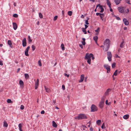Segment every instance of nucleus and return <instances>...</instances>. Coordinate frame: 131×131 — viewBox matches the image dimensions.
<instances>
[{"instance_id": "obj_1", "label": "nucleus", "mask_w": 131, "mask_h": 131, "mask_svg": "<svg viewBox=\"0 0 131 131\" xmlns=\"http://www.w3.org/2000/svg\"><path fill=\"white\" fill-rule=\"evenodd\" d=\"M91 112H94L97 110V107L94 104H92L91 106Z\"/></svg>"}, {"instance_id": "obj_2", "label": "nucleus", "mask_w": 131, "mask_h": 131, "mask_svg": "<svg viewBox=\"0 0 131 131\" xmlns=\"http://www.w3.org/2000/svg\"><path fill=\"white\" fill-rule=\"evenodd\" d=\"M104 68L107 70V73H109L110 71V67L108 64H105L104 65Z\"/></svg>"}, {"instance_id": "obj_3", "label": "nucleus", "mask_w": 131, "mask_h": 131, "mask_svg": "<svg viewBox=\"0 0 131 131\" xmlns=\"http://www.w3.org/2000/svg\"><path fill=\"white\" fill-rule=\"evenodd\" d=\"M107 58L109 61H111V58L112 57V54L111 52L108 51L107 52Z\"/></svg>"}, {"instance_id": "obj_4", "label": "nucleus", "mask_w": 131, "mask_h": 131, "mask_svg": "<svg viewBox=\"0 0 131 131\" xmlns=\"http://www.w3.org/2000/svg\"><path fill=\"white\" fill-rule=\"evenodd\" d=\"M98 7H99L98 9V10L99 9H101V10L100 11V12L101 13H103L104 11V9L103 7L100 4H98L96 5V8H97Z\"/></svg>"}, {"instance_id": "obj_5", "label": "nucleus", "mask_w": 131, "mask_h": 131, "mask_svg": "<svg viewBox=\"0 0 131 131\" xmlns=\"http://www.w3.org/2000/svg\"><path fill=\"white\" fill-rule=\"evenodd\" d=\"M80 119H87L88 118L84 114H79Z\"/></svg>"}, {"instance_id": "obj_6", "label": "nucleus", "mask_w": 131, "mask_h": 131, "mask_svg": "<svg viewBox=\"0 0 131 131\" xmlns=\"http://www.w3.org/2000/svg\"><path fill=\"white\" fill-rule=\"evenodd\" d=\"M110 47V46L109 45H104V48H103V50L104 51H107Z\"/></svg>"}, {"instance_id": "obj_7", "label": "nucleus", "mask_w": 131, "mask_h": 131, "mask_svg": "<svg viewBox=\"0 0 131 131\" xmlns=\"http://www.w3.org/2000/svg\"><path fill=\"white\" fill-rule=\"evenodd\" d=\"M30 48V46H29L26 49L25 52V54L26 56H29V54H28V52Z\"/></svg>"}, {"instance_id": "obj_8", "label": "nucleus", "mask_w": 131, "mask_h": 131, "mask_svg": "<svg viewBox=\"0 0 131 131\" xmlns=\"http://www.w3.org/2000/svg\"><path fill=\"white\" fill-rule=\"evenodd\" d=\"M22 45L23 47H25L27 44L26 38H24L22 40Z\"/></svg>"}, {"instance_id": "obj_9", "label": "nucleus", "mask_w": 131, "mask_h": 131, "mask_svg": "<svg viewBox=\"0 0 131 131\" xmlns=\"http://www.w3.org/2000/svg\"><path fill=\"white\" fill-rule=\"evenodd\" d=\"M110 40L108 39H106V40L104 41V45H108L110 46Z\"/></svg>"}, {"instance_id": "obj_10", "label": "nucleus", "mask_w": 131, "mask_h": 131, "mask_svg": "<svg viewBox=\"0 0 131 131\" xmlns=\"http://www.w3.org/2000/svg\"><path fill=\"white\" fill-rule=\"evenodd\" d=\"M111 89L110 88L107 89L106 91L104 94L106 96H108L109 94V92L111 91Z\"/></svg>"}, {"instance_id": "obj_11", "label": "nucleus", "mask_w": 131, "mask_h": 131, "mask_svg": "<svg viewBox=\"0 0 131 131\" xmlns=\"http://www.w3.org/2000/svg\"><path fill=\"white\" fill-rule=\"evenodd\" d=\"M92 54V53L90 54L88 53H87L85 55V59H91V55L90 54Z\"/></svg>"}, {"instance_id": "obj_12", "label": "nucleus", "mask_w": 131, "mask_h": 131, "mask_svg": "<svg viewBox=\"0 0 131 131\" xmlns=\"http://www.w3.org/2000/svg\"><path fill=\"white\" fill-rule=\"evenodd\" d=\"M118 9L120 12L122 13L124 12L123 8L121 7H119L118 8Z\"/></svg>"}, {"instance_id": "obj_13", "label": "nucleus", "mask_w": 131, "mask_h": 131, "mask_svg": "<svg viewBox=\"0 0 131 131\" xmlns=\"http://www.w3.org/2000/svg\"><path fill=\"white\" fill-rule=\"evenodd\" d=\"M84 75L83 74L81 75L80 76V80L79 81V82H82L83 81L84 78Z\"/></svg>"}, {"instance_id": "obj_14", "label": "nucleus", "mask_w": 131, "mask_h": 131, "mask_svg": "<svg viewBox=\"0 0 131 131\" xmlns=\"http://www.w3.org/2000/svg\"><path fill=\"white\" fill-rule=\"evenodd\" d=\"M13 28L14 30H16L17 28V24L13 22Z\"/></svg>"}, {"instance_id": "obj_15", "label": "nucleus", "mask_w": 131, "mask_h": 131, "mask_svg": "<svg viewBox=\"0 0 131 131\" xmlns=\"http://www.w3.org/2000/svg\"><path fill=\"white\" fill-rule=\"evenodd\" d=\"M123 21L125 25H127L129 24L128 21L126 18H124L123 19Z\"/></svg>"}, {"instance_id": "obj_16", "label": "nucleus", "mask_w": 131, "mask_h": 131, "mask_svg": "<svg viewBox=\"0 0 131 131\" xmlns=\"http://www.w3.org/2000/svg\"><path fill=\"white\" fill-rule=\"evenodd\" d=\"M104 104V103L100 102L99 105V107L101 108H102L103 107Z\"/></svg>"}, {"instance_id": "obj_17", "label": "nucleus", "mask_w": 131, "mask_h": 131, "mask_svg": "<svg viewBox=\"0 0 131 131\" xmlns=\"http://www.w3.org/2000/svg\"><path fill=\"white\" fill-rule=\"evenodd\" d=\"M44 87L47 93H49L50 92V89L48 88L47 87L45 86Z\"/></svg>"}, {"instance_id": "obj_18", "label": "nucleus", "mask_w": 131, "mask_h": 131, "mask_svg": "<svg viewBox=\"0 0 131 131\" xmlns=\"http://www.w3.org/2000/svg\"><path fill=\"white\" fill-rule=\"evenodd\" d=\"M93 39L95 41V42L97 43V39H98V37L97 36H95L94 37Z\"/></svg>"}, {"instance_id": "obj_19", "label": "nucleus", "mask_w": 131, "mask_h": 131, "mask_svg": "<svg viewBox=\"0 0 131 131\" xmlns=\"http://www.w3.org/2000/svg\"><path fill=\"white\" fill-rule=\"evenodd\" d=\"M121 1L120 0H115L114 2L116 5L119 4L121 2Z\"/></svg>"}, {"instance_id": "obj_20", "label": "nucleus", "mask_w": 131, "mask_h": 131, "mask_svg": "<svg viewBox=\"0 0 131 131\" xmlns=\"http://www.w3.org/2000/svg\"><path fill=\"white\" fill-rule=\"evenodd\" d=\"M52 126L53 127H56L57 126V125L56 123L54 121H53L52 122Z\"/></svg>"}, {"instance_id": "obj_21", "label": "nucleus", "mask_w": 131, "mask_h": 131, "mask_svg": "<svg viewBox=\"0 0 131 131\" xmlns=\"http://www.w3.org/2000/svg\"><path fill=\"white\" fill-rule=\"evenodd\" d=\"M107 5H108L109 7L110 8H111V3L109 1V0H108L107 1Z\"/></svg>"}, {"instance_id": "obj_22", "label": "nucleus", "mask_w": 131, "mask_h": 131, "mask_svg": "<svg viewBox=\"0 0 131 131\" xmlns=\"http://www.w3.org/2000/svg\"><path fill=\"white\" fill-rule=\"evenodd\" d=\"M129 115L126 114L123 116V118L125 119H127L129 118Z\"/></svg>"}, {"instance_id": "obj_23", "label": "nucleus", "mask_w": 131, "mask_h": 131, "mask_svg": "<svg viewBox=\"0 0 131 131\" xmlns=\"http://www.w3.org/2000/svg\"><path fill=\"white\" fill-rule=\"evenodd\" d=\"M82 39L83 40V41H82V44L83 45H84L85 44V39L84 38H82Z\"/></svg>"}, {"instance_id": "obj_24", "label": "nucleus", "mask_w": 131, "mask_h": 131, "mask_svg": "<svg viewBox=\"0 0 131 131\" xmlns=\"http://www.w3.org/2000/svg\"><path fill=\"white\" fill-rule=\"evenodd\" d=\"M39 80L38 79L35 82V85L37 86H39Z\"/></svg>"}, {"instance_id": "obj_25", "label": "nucleus", "mask_w": 131, "mask_h": 131, "mask_svg": "<svg viewBox=\"0 0 131 131\" xmlns=\"http://www.w3.org/2000/svg\"><path fill=\"white\" fill-rule=\"evenodd\" d=\"M3 126L4 127H8V124L5 121H4Z\"/></svg>"}, {"instance_id": "obj_26", "label": "nucleus", "mask_w": 131, "mask_h": 131, "mask_svg": "<svg viewBox=\"0 0 131 131\" xmlns=\"http://www.w3.org/2000/svg\"><path fill=\"white\" fill-rule=\"evenodd\" d=\"M18 127L19 128V130L20 131H23L21 129V128L22 127V126L21 124H19L18 125Z\"/></svg>"}, {"instance_id": "obj_27", "label": "nucleus", "mask_w": 131, "mask_h": 131, "mask_svg": "<svg viewBox=\"0 0 131 131\" xmlns=\"http://www.w3.org/2000/svg\"><path fill=\"white\" fill-rule=\"evenodd\" d=\"M86 29H85V28H82V31L84 32L85 34H87V32Z\"/></svg>"}, {"instance_id": "obj_28", "label": "nucleus", "mask_w": 131, "mask_h": 131, "mask_svg": "<svg viewBox=\"0 0 131 131\" xmlns=\"http://www.w3.org/2000/svg\"><path fill=\"white\" fill-rule=\"evenodd\" d=\"M124 41H123L121 43L120 47L121 48H123L124 47Z\"/></svg>"}, {"instance_id": "obj_29", "label": "nucleus", "mask_w": 131, "mask_h": 131, "mask_svg": "<svg viewBox=\"0 0 131 131\" xmlns=\"http://www.w3.org/2000/svg\"><path fill=\"white\" fill-rule=\"evenodd\" d=\"M19 84L21 86H23L24 84L23 82L21 80H20L19 81Z\"/></svg>"}, {"instance_id": "obj_30", "label": "nucleus", "mask_w": 131, "mask_h": 131, "mask_svg": "<svg viewBox=\"0 0 131 131\" xmlns=\"http://www.w3.org/2000/svg\"><path fill=\"white\" fill-rule=\"evenodd\" d=\"M24 76H25V78L26 79H28L29 78V76L28 74L25 73L24 74Z\"/></svg>"}, {"instance_id": "obj_31", "label": "nucleus", "mask_w": 131, "mask_h": 131, "mask_svg": "<svg viewBox=\"0 0 131 131\" xmlns=\"http://www.w3.org/2000/svg\"><path fill=\"white\" fill-rule=\"evenodd\" d=\"M7 42L8 45L11 47V46L12 45L11 41L10 40H8V41Z\"/></svg>"}, {"instance_id": "obj_32", "label": "nucleus", "mask_w": 131, "mask_h": 131, "mask_svg": "<svg viewBox=\"0 0 131 131\" xmlns=\"http://www.w3.org/2000/svg\"><path fill=\"white\" fill-rule=\"evenodd\" d=\"M105 99L104 98V97H102L101 100V102L103 103H104V102H105Z\"/></svg>"}, {"instance_id": "obj_33", "label": "nucleus", "mask_w": 131, "mask_h": 131, "mask_svg": "<svg viewBox=\"0 0 131 131\" xmlns=\"http://www.w3.org/2000/svg\"><path fill=\"white\" fill-rule=\"evenodd\" d=\"M101 19L102 20H103V17L104 16V15L103 13V15H100Z\"/></svg>"}, {"instance_id": "obj_34", "label": "nucleus", "mask_w": 131, "mask_h": 131, "mask_svg": "<svg viewBox=\"0 0 131 131\" xmlns=\"http://www.w3.org/2000/svg\"><path fill=\"white\" fill-rule=\"evenodd\" d=\"M101 122V121L100 120H98L97 121L96 123L97 125H99L100 124Z\"/></svg>"}, {"instance_id": "obj_35", "label": "nucleus", "mask_w": 131, "mask_h": 131, "mask_svg": "<svg viewBox=\"0 0 131 131\" xmlns=\"http://www.w3.org/2000/svg\"><path fill=\"white\" fill-rule=\"evenodd\" d=\"M61 47L62 50H64V44L63 43H62L61 45Z\"/></svg>"}, {"instance_id": "obj_36", "label": "nucleus", "mask_w": 131, "mask_h": 131, "mask_svg": "<svg viewBox=\"0 0 131 131\" xmlns=\"http://www.w3.org/2000/svg\"><path fill=\"white\" fill-rule=\"evenodd\" d=\"M72 14V12L71 11H69L68 12V14L70 16H71Z\"/></svg>"}, {"instance_id": "obj_37", "label": "nucleus", "mask_w": 131, "mask_h": 131, "mask_svg": "<svg viewBox=\"0 0 131 131\" xmlns=\"http://www.w3.org/2000/svg\"><path fill=\"white\" fill-rule=\"evenodd\" d=\"M89 18H88L87 19L85 20V23L87 25H88L89 24V23L88 22V20L89 19Z\"/></svg>"}, {"instance_id": "obj_38", "label": "nucleus", "mask_w": 131, "mask_h": 131, "mask_svg": "<svg viewBox=\"0 0 131 131\" xmlns=\"http://www.w3.org/2000/svg\"><path fill=\"white\" fill-rule=\"evenodd\" d=\"M39 17L40 18H43V15L42 14L40 13H39Z\"/></svg>"}, {"instance_id": "obj_39", "label": "nucleus", "mask_w": 131, "mask_h": 131, "mask_svg": "<svg viewBox=\"0 0 131 131\" xmlns=\"http://www.w3.org/2000/svg\"><path fill=\"white\" fill-rule=\"evenodd\" d=\"M13 16L14 17L17 18L18 16V15L16 14H14L13 15Z\"/></svg>"}, {"instance_id": "obj_40", "label": "nucleus", "mask_w": 131, "mask_h": 131, "mask_svg": "<svg viewBox=\"0 0 131 131\" xmlns=\"http://www.w3.org/2000/svg\"><path fill=\"white\" fill-rule=\"evenodd\" d=\"M74 118L75 119H80L79 114L78 116H75Z\"/></svg>"}, {"instance_id": "obj_41", "label": "nucleus", "mask_w": 131, "mask_h": 131, "mask_svg": "<svg viewBox=\"0 0 131 131\" xmlns=\"http://www.w3.org/2000/svg\"><path fill=\"white\" fill-rule=\"evenodd\" d=\"M117 70H115V72H114V73L113 74V75H115V76H116L117 73Z\"/></svg>"}, {"instance_id": "obj_42", "label": "nucleus", "mask_w": 131, "mask_h": 131, "mask_svg": "<svg viewBox=\"0 0 131 131\" xmlns=\"http://www.w3.org/2000/svg\"><path fill=\"white\" fill-rule=\"evenodd\" d=\"M7 102L8 103H13V101L10 99H8L7 101Z\"/></svg>"}, {"instance_id": "obj_43", "label": "nucleus", "mask_w": 131, "mask_h": 131, "mask_svg": "<svg viewBox=\"0 0 131 131\" xmlns=\"http://www.w3.org/2000/svg\"><path fill=\"white\" fill-rule=\"evenodd\" d=\"M31 48H32V51H34L36 48L35 46L34 45H32V46Z\"/></svg>"}, {"instance_id": "obj_44", "label": "nucleus", "mask_w": 131, "mask_h": 131, "mask_svg": "<svg viewBox=\"0 0 131 131\" xmlns=\"http://www.w3.org/2000/svg\"><path fill=\"white\" fill-rule=\"evenodd\" d=\"M28 40L30 42H31L32 40L30 38V36H28Z\"/></svg>"}, {"instance_id": "obj_45", "label": "nucleus", "mask_w": 131, "mask_h": 131, "mask_svg": "<svg viewBox=\"0 0 131 131\" xmlns=\"http://www.w3.org/2000/svg\"><path fill=\"white\" fill-rule=\"evenodd\" d=\"M88 60L87 61V62L90 64H91V59H87Z\"/></svg>"}, {"instance_id": "obj_46", "label": "nucleus", "mask_w": 131, "mask_h": 131, "mask_svg": "<svg viewBox=\"0 0 131 131\" xmlns=\"http://www.w3.org/2000/svg\"><path fill=\"white\" fill-rule=\"evenodd\" d=\"M56 100H53L52 101V104L53 105H56Z\"/></svg>"}, {"instance_id": "obj_47", "label": "nucleus", "mask_w": 131, "mask_h": 131, "mask_svg": "<svg viewBox=\"0 0 131 131\" xmlns=\"http://www.w3.org/2000/svg\"><path fill=\"white\" fill-rule=\"evenodd\" d=\"M38 64L40 66H42L40 60H39L38 61Z\"/></svg>"}, {"instance_id": "obj_48", "label": "nucleus", "mask_w": 131, "mask_h": 131, "mask_svg": "<svg viewBox=\"0 0 131 131\" xmlns=\"http://www.w3.org/2000/svg\"><path fill=\"white\" fill-rule=\"evenodd\" d=\"M96 15L97 16L99 15V16H100V15H103V13L102 14V13H96Z\"/></svg>"}, {"instance_id": "obj_49", "label": "nucleus", "mask_w": 131, "mask_h": 131, "mask_svg": "<svg viewBox=\"0 0 131 131\" xmlns=\"http://www.w3.org/2000/svg\"><path fill=\"white\" fill-rule=\"evenodd\" d=\"M20 109L21 110H23L24 109V106L22 105H21L20 106Z\"/></svg>"}, {"instance_id": "obj_50", "label": "nucleus", "mask_w": 131, "mask_h": 131, "mask_svg": "<svg viewBox=\"0 0 131 131\" xmlns=\"http://www.w3.org/2000/svg\"><path fill=\"white\" fill-rule=\"evenodd\" d=\"M100 29V28L99 27H98L97 29L95 30V31L96 32H99Z\"/></svg>"}, {"instance_id": "obj_51", "label": "nucleus", "mask_w": 131, "mask_h": 131, "mask_svg": "<svg viewBox=\"0 0 131 131\" xmlns=\"http://www.w3.org/2000/svg\"><path fill=\"white\" fill-rule=\"evenodd\" d=\"M125 2L128 4H130V1L129 0H125Z\"/></svg>"}, {"instance_id": "obj_52", "label": "nucleus", "mask_w": 131, "mask_h": 131, "mask_svg": "<svg viewBox=\"0 0 131 131\" xmlns=\"http://www.w3.org/2000/svg\"><path fill=\"white\" fill-rule=\"evenodd\" d=\"M57 18H58V16H56L54 17L53 19V20L54 21L56 20L57 19Z\"/></svg>"}, {"instance_id": "obj_53", "label": "nucleus", "mask_w": 131, "mask_h": 131, "mask_svg": "<svg viewBox=\"0 0 131 131\" xmlns=\"http://www.w3.org/2000/svg\"><path fill=\"white\" fill-rule=\"evenodd\" d=\"M101 128L102 129L105 128V127L104 125V123H103V124H102V126H101Z\"/></svg>"}, {"instance_id": "obj_54", "label": "nucleus", "mask_w": 131, "mask_h": 131, "mask_svg": "<svg viewBox=\"0 0 131 131\" xmlns=\"http://www.w3.org/2000/svg\"><path fill=\"white\" fill-rule=\"evenodd\" d=\"M115 63H113L112 65V67L113 68H114L115 66Z\"/></svg>"}, {"instance_id": "obj_55", "label": "nucleus", "mask_w": 131, "mask_h": 131, "mask_svg": "<svg viewBox=\"0 0 131 131\" xmlns=\"http://www.w3.org/2000/svg\"><path fill=\"white\" fill-rule=\"evenodd\" d=\"M115 17L116 18V19L118 20H121L120 18L118 16H115Z\"/></svg>"}, {"instance_id": "obj_56", "label": "nucleus", "mask_w": 131, "mask_h": 131, "mask_svg": "<svg viewBox=\"0 0 131 131\" xmlns=\"http://www.w3.org/2000/svg\"><path fill=\"white\" fill-rule=\"evenodd\" d=\"M90 55H91L92 59L93 60H94V57L93 56V54H91Z\"/></svg>"}, {"instance_id": "obj_57", "label": "nucleus", "mask_w": 131, "mask_h": 131, "mask_svg": "<svg viewBox=\"0 0 131 131\" xmlns=\"http://www.w3.org/2000/svg\"><path fill=\"white\" fill-rule=\"evenodd\" d=\"M64 75L65 76L67 77L68 78L69 77V74H68L66 73H65L64 74Z\"/></svg>"}, {"instance_id": "obj_58", "label": "nucleus", "mask_w": 131, "mask_h": 131, "mask_svg": "<svg viewBox=\"0 0 131 131\" xmlns=\"http://www.w3.org/2000/svg\"><path fill=\"white\" fill-rule=\"evenodd\" d=\"M62 89L63 90L65 89V86L64 85H62Z\"/></svg>"}, {"instance_id": "obj_59", "label": "nucleus", "mask_w": 131, "mask_h": 131, "mask_svg": "<svg viewBox=\"0 0 131 131\" xmlns=\"http://www.w3.org/2000/svg\"><path fill=\"white\" fill-rule=\"evenodd\" d=\"M108 101L107 100H106V101H105V104H106V105H109V104H108Z\"/></svg>"}, {"instance_id": "obj_60", "label": "nucleus", "mask_w": 131, "mask_h": 131, "mask_svg": "<svg viewBox=\"0 0 131 131\" xmlns=\"http://www.w3.org/2000/svg\"><path fill=\"white\" fill-rule=\"evenodd\" d=\"M79 46L81 49H82L83 48V46L82 45L79 44Z\"/></svg>"}, {"instance_id": "obj_61", "label": "nucleus", "mask_w": 131, "mask_h": 131, "mask_svg": "<svg viewBox=\"0 0 131 131\" xmlns=\"http://www.w3.org/2000/svg\"><path fill=\"white\" fill-rule=\"evenodd\" d=\"M45 113V111L44 110H42L41 112V114H44Z\"/></svg>"}, {"instance_id": "obj_62", "label": "nucleus", "mask_w": 131, "mask_h": 131, "mask_svg": "<svg viewBox=\"0 0 131 131\" xmlns=\"http://www.w3.org/2000/svg\"><path fill=\"white\" fill-rule=\"evenodd\" d=\"M89 124V125H88V126L89 127H90V122H89L87 124Z\"/></svg>"}, {"instance_id": "obj_63", "label": "nucleus", "mask_w": 131, "mask_h": 131, "mask_svg": "<svg viewBox=\"0 0 131 131\" xmlns=\"http://www.w3.org/2000/svg\"><path fill=\"white\" fill-rule=\"evenodd\" d=\"M3 64L2 61H0V65L3 66Z\"/></svg>"}, {"instance_id": "obj_64", "label": "nucleus", "mask_w": 131, "mask_h": 131, "mask_svg": "<svg viewBox=\"0 0 131 131\" xmlns=\"http://www.w3.org/2000/svg\"><path fill=\"white\" fill-rule=\"evenodd\" d=\"M85 27L84 28H85V29H86L87 28H88V26H87V25H85Z\"/></svg>"}]
</instances>
